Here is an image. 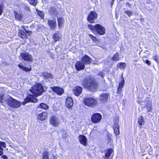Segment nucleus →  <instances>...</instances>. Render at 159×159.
Listing matches in <instances>:
<instances>
[{
	"mask_svg": "<svg viewBox=\"0 0 159 159\" xmlns=\"http://www.w3.org/2000/svg\"><path fill=\"white\" fill-rule=\"evenodd\" d=\"M30 91L32 93V94L29 95L25 99L24 102H22L23 105L30 102L34 103L37 102L38 100L36 97L42 94L43 92V89L40 84L37 83L31 88Z\"/></svg>",
	"mask_w": 159,
	"mask_h": 159,
	"instance_id": "1",
	"label": "nucleus"
},
{
	"mask_svg": "<svg viewBox=\"0 0 159 159\" xmlns=\"http://www.w3.org/2000/svg\"><path fill=\"white\" fill-rule=\"evenodd\" d=\"M82 84L84 86L90 91H94L97 88L98 85L95 81L89 77L83 79Z\"/></svg>",
	"mask_w": 159,
	"mask_h": 159,
	"instance_id": "2",
	"label": "nucleus"
},
{
	"mask_svg": "<svg viewBox=\"0 0 159 159\" xmlns=\"http://www.w3.org/2000/svg\"><path fill=\"white\" fill-rule=\"evenodd\" d=\"M88 26L90 29L93 31H95L99 34L102 35L104 34L105 33V28L99 24H96L95 25H88Z\"/></svg>",
	"mask_w": 159,
	"mask_h": 159,
	"instance_id": "3",
	"label": "nucleus"
},
{
	"mask_svg": "<svg viewBox=\"0 0 159 159\" xmlns=\"http://www.w3.org/2000/svg\"><path fill=\"white\" fill-rule=\"evenodd\" d=\"M7 105L13 108H17L20 107L21 105L20 102L11 97H9L7 100Z\"/></svg>",
	"mask_w": 159,
	"mask_h": 159,
	"instance_id": "4",
	"label": "nucleus"
},
{
	"mask_svg": "<svg viewBox=\"0 0 159 159\" xmlns=\"http://www.w3.org/2000/svg\"><path fill=\"white\" fill-rule=\"evenodd\" d=\"M84 104L89 107H95L98 103V101L93 98L88 97L85 98L84 100Z\"/></svg>",
	"mask_w": 159,
	"mask_h": 159,
	"instance_id": "5",
	"label": "nucleus"
},
{
	"mask_svg": "<svg viewBox=\"0 0 159 159\" xmlns=\"http://www.w3.org/2000/svg\"><path fill=\"white\" fill-rule=\"evenodd\" d=\"M20 60H23L25 61L31 62L32 61V56L27 52L21 53L19 57Z\"/></svg>",
	"mask_w": 159,
	"mask_h": 159,
	"instance_id": "6",
	"label": "nucleus"
},
{
	"mask_svg": "<svg viewBox=\"0 0 159 159\" xmlns=\"http://www.w3.org/2000/svg\"><path fill=\"white\" fill-rule=\"evenodd\" d=\"M49 122L53 127H58L60 125L59 119L55 116L51 117L49 119Z\"/></svg>",
	"mask_w": 159,
	"mask_h": 159,
	"instance_id": "7",
	"label": "nucleus"
},
{
	"mask_svg": "<svg viewBox=\"0 0 159 159\" xmlns=\"http://www.w3.org/2000/svg\"><path fill=\"white\" fill-rule=\"evenodd\" d=\"M102 118V115L99 113H95L92 115L91 119L92 122L95 124L99 122Z\"/></svg>",
	"mask_w": 159,
	"mask_h": 159,
	"instance_id": "8",
	"label": "nucleus"
},
{
	"mask_svg": "<svg viewBox=\"0 0 159 159\" xmlns=\"http://www.w3.org/2000/svg\"><path fill=\"white\" fill-rule=\"evenodd\" d=\"M97 17V14L95 11H91L88 15L87 20L90 23H93Z\"/></svg>",
	"mask_w": 159,
	"mask_h": 159,
	"instance_id": "9",
	"label": "nucleus"
},
{
	"mask_svg": "<svg viewBox=\"0 0 159 159\" xmlns=\"http://www.w3.org/2000/svg\"><path fill=\"white\" fill-rule=\"evenodd\" d=\"M85 67L84 64L82 62L81 60L78 61L76 63L75 67L76 70L77 71L84 69Z\"/></svg>",
	"mask_w": 159,
	"mask_h": 159,
	"instance_id": "10",
	"label": "nucleus"
},
{
	"mask_svg": "<svg viewBox=\"0 0 159 159\" xmlns=\"http://www.w3.org/2000/svg\"><path fill=\"white\" fill-rule=\"evenodd\" d=\"M53 91L59 95H61L64 93V90L62 88L57 86H54L51 87Z\"/></svg>",
	"mask_w": 159,
	"mask_h": 159,
	"instance_id": "11",
	"label": "nucleus"
},
{
	"mask_svg": "<svg viewBox=\"0 0 159 159\" xmlns=\"http://www.w3.org/2000/svg\"><path fill=\"white\" fill-rule=\"evenodd\" d=\"M79 139L81 144L86 146L87 143V139L86 137L82 135H80L79 137Z\"/></svg>",
	"mask_w": 159,
	"mask_h": 159,
	"instance_id": "12",
	"label": "nucleus"
},
{
	"mask_svg": "<svg viewBox=\"0 0 159 159\" xmlns=\"http://www.w3.org/2000/svg\"><path fill=\"white\" fill-rule=\"evenodd\" d=\"M82 88L80 86H77L74 88L73 92L74 94L77 96L80 95L82 92Z\"/></svg>",
	"mask_w": 159,
	"mask_h": 159,
	"instance_id": "13",
	"label": "nucleus"
},
{
	"mask_svg": "<svg viewBox=\"0 0 159 159\" xmlns=\"http://www.w3.org/2000/svg\"><path fill=\"white\" fill-rule=\"evenodd\" d=\"M81 60L84 64V65L90 64L92 62V59L87 55H85L82 57Z\"/></svg>",
	"mask_w": 159,
	"mask_h": 159,
	"instance_id": "14",
	"label": "nucleus"
},
{
	"mask_svg": "<svg viewBox=\"0 0 159 159\" xmlns=\"http://www.w3.org/2000/svg\"><path fill=\"white\" fill-rule=\"evenodd\" d=\"M42 75L44 79L46 80L53 78L52 74L47 72H43L42 74Z\"/></svg>",
	"mask_w": 159,
	"mask_h": 159,
	"instance_id": "15",
	"label": "nucleus"
},
{
	"mask_svg": "<svg viewBox=\"0 0 159 159\" xmlns=\"http://www.w3.org/2000/svg\"><path fill=\"white\" fill-rule=\"evenodd\" d=\"M66 107L68 108H71L73 105V101L70 97H68L66 102Z\"/></svg>",
	"mask_w": 159,
	"mask_h": 159,
	"instance_id": "16",
	"label": "nucleus"
},
{
	"mask_svg": "<svg viewBox=\"0 0 159 159\" xmlns=\"http://www.w3.org/2000/svg\"><path fill=\"white\" fill-rule=\"evenodd\" d=\"M109 96V94L107 93H102L100 96V101L101 102H107Z\"/></svg>",
	"mask_w": 159,
	"mask_h": 159,
	"instance_id": "17",
	"label": "nucleus"
},
{
	"mask_svg": "<svg viewBox=\"0 0 159 159\" xmlns=\"http://www.w3.org/2000/svg\"><path fill=\"white\" fill-rule=\"evenodd\" d=\"M113 150L112 149H108L105 151V156L103 157L104 159H108L111 156Z\"/></svg>",
	"mask_w": 159,
	"mask_h": 159,
	"instance_id": "18",
	"label": "nucleus"
},
{
	"mask_svg": "<svg viewBox=\"0 0 159 159\" xmlns=\"http://www.w3.org/2000/svg\"><path fill=\"white\" fill-rule=\"evenodd\" d=\"M47 116V113L44 112H43L39 115L38 119L41 120H43L45 119Z\"/></svg>",
	"mask_w": 159,
	"mask_h": 159,
	"instance_id": "19",
	"label": "nucleus"
},
{
	"mask_svg": "<svg viewBox=\"0 0 159 159\" xmlns=\"http://www.w3.org/2000/svg\"><path fill=\"white\" fill-rule=\"evenodd\" d=\"M48 24L51 28H54L56 25V20L54 19L49 20L48 21Z\"/></svg>",
	"mask_w": 159,
	"mask_h": 159,
	"instance_id": "20",
	"label": "nucleus"
},
{
	"mask_svg": "<svg viewBox=\"0 0 159 159\" xmlns=\"http://www.w3.org/2000/svg\"><path fill=\"white\" fill-rule=\"evenodd\" d=\"M124 84L125 81L124 80H122L119 83L118 88V91L117 92V93L119 94L120 92H121L122 88L124 86Z\"/></svg>",
	"mask_w": 159,
	"mask_h": 159,
	"instance_id": "21",
	"label": "nucleus"
},
{
	"mask_svg": "<svg viewBox=\"0 0 159 159\" xmlns=\"http://www.w3.org/2000/svg\"><path fill=\"white\" fill-rule=\"evenodd\" d=\"M145 108L147 111L151 112L152 109L151 102L150 101L147 102V103L146 105Z\"/></svg>",
	"mask_w": 159,
	"mask_h": 159,
	"instance_id": "22",
	"label": "nucleus"
},
{
	"mask_svg": "<svg viewBox=\"0 0 159 159\" xmlns=\"http://www.w3.org/2000/svg\"><path fill=\"white\" fill-rule=\"evenodd\" d=\"M18 35L23 39H26L27 38V35L26 33L22 30H19L18 33Z\"/></svg>",
	"mask_w": 159,
	"mask_h": 159,
	"instance_id": "23",
	"label": "nucleus"
},
{
	"mask_svg": "<svg viewBox=\"0 0 159 159\" xmlns=\"http://www.w3.org/2000/svg\"><path fill=\"white\" fill-rule=\"evenodd\" d=\"M37 108L47 109L48 108V106L47 104L43 103H42L37 107Z\"/></svg>",
	"mask_w": 159,
	"mask_h": 159,
	"instance_id": "24",
	"label": "nucleus"
},
{
	"mask_svg": "<svg viewBox=\"0 0 159 159\" xmlns=\"http://www.w3.org/2000/svg\"><path fill=\"white\" fill-rule=\"evenodd\" d=\"M2 147L5 148L6 147L5 143L0 141V155L1 156L3 153V149Z\"/></svg>",
	"mask_w": 159,
	"mask_h": 159,
	"instance_id": "25",
	"label": "nucleus"
},
{
	"mask_svg": "<svg viewBox=\"0 0 159 159\" xmlns=\"http://www.w3.org/2000/svg\"><path fill=\"white\" fill-rule=\"evenodd\" d=\"M119 60V55L118 52L115 54L111 58L112 61H118Z\"/></svg>",
	"mask_w": 159,
	"mask_h": 159,
	"instance_id": "26",
	"label": "nucleus"
},
{
	"mask_svg": "<svg viewBox=\"0 0 159 159\" xmlns=\"http://www.w3.org/2000/svg\"><path fill=\"white\" fill-rule=\"evenodd\" d=\"M138 122L140 126V127L141 126L144 124V121L143 116H141L139 117L138 119Z\"/></svg>",
	"mask_w": 159,
	"mask_h": 159,
	"instance_id": "27",
	"label": "nucleus"
},
{
	"mask_svg": "<svg viewBox=\"0 0 159 159\" xmlns=\"http://www.w3.org/2000/svg\"><path fill=\"white\" fill-rule=\"evenodd\" d=\"M22 15L20 13H18L17 12H15V18L17 19L21 20L22 18Z\"/></svg>",
	"mask_w": 159,
	"mask_h": 159,
	"instance_id": "28",
	"label": "nucleus"
},
{
	"mask_svg": "<svg viewBox=\"0 0 159 159\" xmlns=\"http://www.w3.org/2000/svg\"><path fill=\"white\" fill-rule=\"evenodd\" d=\"M61 38L60 35L58 34H54L53 38L54 41L56 42L59 41Z\"/></svg>",
	"mask_w": 159,
	"mask_h": 159,
	"instance_id": "29",
	"label": "nucleus"
},
{
	"mask_svg": "<svg viewBox=\"0 0 159 159\" xmlns=\"http://www.w3.org/2000/svg\"><path fill=\"white\" fill-rule=\"evenodd\" d=\"M18 66L19 67H20L21 69L24 70V71L26 72H28L29 71L31 70V69L30 68H27L25 67H24V66H23L22 65H21L20 64H18Z\"/></svg>",
	"mask_w": 159,
	"mask_h": 159,
	"instance_id": "30",
	"label": "nucleus"
},
{
	"mask_svg": "<svg viewBox=\"0 0 159 159\" xmlns=\"http://www.w3.org/2000/svg\"><path fill=\"white\" fill-rule=\"evenodd\" d=\"M114 133L116 136L120 134L119 127H114Z\"/></svg>",
	"mask_w": 159,
	"mask_h": 159,
	"instance_id": "31",
	"label": "nucleus"
},
{
	"mask_svg": "<svg viewBox=\"0 0 159 159\" xmlns=\"http://www.w3.org/2000/svg\"><path fill=\"white\" fill-rule=\"evenodd\" d=\"M126 66V64L123 62H121L119 64L117 65L118 67L121 69H124L125 67Z\"/></svg>",
	"mask_w": 159,
	"mask_h": 159,
	"instance_id": "32",
	"label": "nucleus"
},
{
	"mask_svg": "<svg viewBox=\"0 0 159 159\" xmlns=\"http://www.w3.org/2000/svg\"><path fill=\"white\" fill-rule=\"evenodd\" d=\"M63 20L62 18H59L58 19V23L59 26L60 27L62 26Z\"/></svg>",
	"mask_w": 159,
	"mask_h": 159,
	"instance_id": "33",
	"label": "nucleus"
},
{
	"mask_svg": "<svg viewBox=\"0 0 159 159\" xmlns=\"http://www.w3.org/2000/svg\"><path fill=\"white\" fill-rule=\"evenodd\" d=\"M43 159H49L48 152L47 151H45L43 154Z\"/></svg>",
	"mask_w": 159,
	"mask_h": 159,
	"instance_id": "34",
	"label": "nucleus"
},
{
	"mask_svg": "<svg viewBox=\"0 0 159 159\" xmlns=\"http://www.w3.org/2000/svg\"><path fill=\"white\" fill-rule=\"evenodd\" d=\"M107 142L109 143H110L112 139V135L111 134L107 133Z\"/></svg>",
	"mask_w": 159,
	"mask_h": 159,
	"instance_id": "35",
	"label": "nucleus"
},
{
	"mask_svg": "<svg viewBox=\"0 0 159 159\" xmlns=\"http://www.w3.org/2000/svg\"><path fill=\"white\" fill-rule=\"evenodd\" d=\"M49 11L50 13L55 14L56 12V10L54 7H51L49 8Z\"/></svg>",
	"mask_w": 159,
	"mask_h": 159,
	"instance_id": "36",
	"label": "nucleus"
},
{
	"mask_svg": "<svg viewBox=\"0 0 159 159\" xmlns=\"http://www.w3.org/2000/svg\"><path fill=\"white\" fill-rule=\"evenodd\" d=\"M29 1L31 5L35 6L37 3V0H29Z\"/></svg>",
	"mask_w": 159,
	"mask_h": 159,
	"instance_id": "37",
	"label": "nucleus"
},
{
	"mask_svg": "<svg viewBox=\"0 0 159 159\" xmlns=\"http://www.w3.org/2000/svg\"><path fill=\"white\" fill-rule=\"evenodd\" d=\"M118 120L116 119L114 121V127H119L118 124Z\"/></svg>",
	"mask_w": 159,
	"mask_h": 159,
	"instance_id": "38",
	"label": "nucleus"
},
{
	"mask_svg": "<svg viewBox=\"0 0 159 159\" xmlns=\"http://www.w3.org/2000/svg\"><path fill=\"white\" fill-rule=\"evenodd\" d=\"M125 13L127 14L129 16H130L131 15L133 14V12L130 11H125Z\"/></svg>",
	"mask_w": 159,
	"mask_h": 159,
	"instance_id": "39",
	"label": "nucleus"
},
{
	"mask_svg": "<svg viewBox=\"0 0 159 159\" xmlns=\"http://www.w3.org/2000/svg\"><path fill=\"white\" fill-rule=\"evenodd\" d=\"M37 12L38 15L41 18H42L43 17L44 15L43 12L42 11H37Z\"/></svg>",
	"mask_w": 159,
	"mask_h": 159,
	"instance_id": "40",
	"label": "nucleus"
},
{
	"mask_svg": "<svg viewBox=\"0 0 159 159\" xmlns=\"http://www.w3.org/2000/svg\"><path fill=\"white\" fill-rule=\"evenodd\" d=\"M153 58L154 60L157 62H159V60L158 59V57L157 55L153 57Z\"/></svg>",
	"mask_w": 159,
	"mask_h": 159,
	"instance_id": "41",
	"label": "nucleus"
},
{
	"mask_svg": "<svg viewBox=\"0 0 159 159\" xmlns=\"http://www.w3.org/2000/svg\"><path fill=\"white\" fill-rule=\"evenodd\" d=\"M89 35L93 41H96V40L97 39L95 36L91 34H89Z\"/></svg>",
	"mask_w": 159,
	"mask_h": 159,
	"instance_id": "42",
	"label": "nucleus"
},
{
	"mask_svg": "<svg viewBox=\"0 0 159 159\" xmlns=\"http://www.w3.org/2000/svg\"><path fill=\"white\" fill-rule=\"evenodd\" d=\"M3 7V6L2 4L0 5V15H1L2 13Z\"/></svg>",
	"mask_w": 159,
	"mask_h": 159,
	"instance_id": "43",
	"label": "nucleus"
},
{
	"mask_svg": "<svg viewBox=\"0 0 159 159\" xmlns=\"http://www.w3.org/2000/svg\"><path fill=\"white\" fill-rule=\"evenodd\" d=\"M3 97V94L2 93H0V102L1 103H2Z\"/></svg>",
	"mask_w": 159,
	"mask_h": 159,
	"instance_id": "44",
	"label": "nucleus"
},
{
	"mask_svg": "<svg viewBox=\"0 0 159 159\" xmlns=\"http://www.w3.org/2000/svg\"><path fill=\"white\" fill-rule=\"evenodd\" d=\"M152 149L151 148H150L148 150V154L150 155H151L152 154Z\"/></svg>",
	"mask_w": 159,
	"mask_h": 159,
	"instance_id": "45",
	"label": "nucleus"
},
{
	"mask_svg": "<svg viewBox=\"0 0 159 159\" xmlns=\"http://www.w3.org/2000/svg\"><path fill=\"white\" fill-rule=\"evenodd\" d=\"M146 61V63L148 65H150L151 64V63L150 62V61H148V60H145Z\"/></svg>",
	"mask_w": 159,
	"mask_h": 159,
	"instance_id": "46",
	"label": "nucleus"
},
{
	"mask_svg": "<svg viewBox=\"0 0 159 159\" xmlns=\"http://www.w3.org/2000/svg\"><path fill=\"white\" fill-rule=\"evenodd\" d=\"M25 9L27 11H29L30 10V8L29 7H28L27 6H26L25 7Z\"/></svg>",
	"mask_w": 159,
	"mask_h": 159,
	"instance_id": "47",
	"label": "nucleus"
},
{
	"mask_svg": "<svg viewBox=\"0 0 159 159\" xmlns=\"http://www.w3.org/2000/svg\"><path fill=\"white\" fill-rule=\"evenodd\" d=\"M2 157L4 159H7L8 157L6 155H3L2 156Z\"/></svg>",
	"mask_w": 159,
	"mask_h": 159,
	"instance_id": "48",
	"label": "nucleus"
},
{
	"mask_svg": "<svg viewBox=\"0 0 159 159\" xmlns=\"http://www.w3.org/2000/svg\"><path fill=\"white\" fill-rule=\"evenodd\" d=\"M115 0H112L111 2V6H112L114 4Z\"/></svg>",
	"mask_w": 159,
	"mask_h": 159,
	"instance_id": "49",
	"label": "nucleus"
},
{
	"mask_svg": "<svg viewBox=\"0 0 159 159\" xmlns=\"http://www.w3.org/2000/svg\"><path fill=\"white\" fill-rule=\"evenodd\" d=\"M126 6H128L129 7H130V4L128 2L126 3Z\"/></svg>",
	"mask_w": 159,
	"mask_h": 159,
	"instance_id": "50",
	"label": "nucleus"
},
{
	"mask_svg": "<svg viewBox=\"0 0 159 159\" xmlns=\"http://www.w3.org/2000/svg\"><path fill=\"white\" fill-rule=\"evenodd\" d=\"M22 28H23V29H24L25 30V32H26V33H28L29 32V31H27V30H25V29L24 28V26H22Z\"/></svg>",
	"mask_w": 159,
	"mask_h": 159,
	"instance_id": "51",
	"label": "nucleus"
},
{
	"mask_svg": "<svg viewBox=\"0 0 159 159\" xmlns=\"http://www.w3.org/2000/svg\"><path fill=\"white\" fill-rule=\"evenodd\" d=\"M140 19L141 20V21H142L143 20H144L143 19V18H141Z\"/></svg>",
	"mask_w": 159,
	"mask_h": 159,
	"instance_id": "52",
	"label": "nucleus"
}]
</instances>
